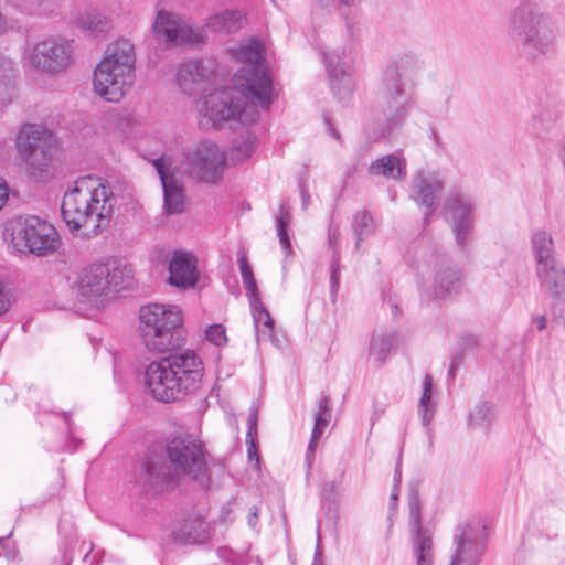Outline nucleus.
I'll return each mask as SVG.
<instances>
[{
  "label": "nucleus",
  "instance_id": "obj_1",
  "mask_svg": "<svg viewBox=\"0 0 565 565\" xmlns=\"http://www.w3.org/2000/svg\"><path fill=\"white\" fill-rule=\"evenodd\" d=\"M164 455H149L136 469L134 482L140 491L157 492L163 486L174 482L180 475H188L195 480L205 478V448L198 437L180 434L168 439Z\"/></svg>",
  "mask_w": 565,
  "mask_h": 565
},
{
  "label": "nucleus",
  "instance_id": "obj_2",
  "mask_svg": "<svg viewBox=\"0 0 565 565\" xmlns=\"http://www.w3.org/2000/svg\"><path fill=\"white\" fill-rule=\"evenodd\" d=\"M204 375L200 356L191 350L151 362L145 373L152 396L163 403L181 401L199 391Z\"/></svg>",
  "mask_w": 565,
  "mask_h": 565
},
{
  "label": "nucleus",
  "instance_id": "obj_3",
  "mask_svg": "<svg viewBox=\"0 0 565 565\" xmlns=\"http://www.w3.org/2000/svg\"><path fill=\"white\" fill-rule=\"evenodd\" d=\"M507 34L529 61L540 62L556 52V23L535 1H521L511 11Z\"/></svg>",
  "mask_w": 565,
  "mask_h": 565
},
{
  "label": "nucleus",
  "instance_id": "obj_4",
  "mask_svg": "<svg viewBox=\"0 0 565 565\" xmlns=\"http://www.w3.org/2000/svg\"><path fill=\"white\" fill-rule=\"evenodd\" d=\"M114 205L110 188L97 178L85 175L64 193L61 212L71 230L86 228L88 233L96 234L108 223Z\"/></svg>",
  "mask_w": 565,
  "mask_h": 565
},
{
  "label": "nucleus",
  "instance_id": "obj_5",
  "mask_svg": "<svg viewBox=\"0 0 565 565\" xmlns=\"http://www.w3.org/2000/svg\"><path fill=\"white\" fill-rule=\"evenodd\" d=\"M135 50L126 40L118 41L94 71V90L110 103L120 102L135 82Z\"/></svg>",
  "mask_w": 565,
  "mask_h": 565
},
{
  "label": "nucleus",
  "instance_id": "obj_6",
  "mask_svg": "<svg viewBox=\"0 0 565 565\" xmlns=\"http://www.w3.org/2000/svg\"><path fill=\"white\" fill-rule=\"evenodd\" d=\"M256 106H259V100L238 85L236 78L234 86L217 88L196 100L195 105L198 113L213 127L226 121L252 124L257 118Z\"/></svg>",
  "mask_w": 565,
  "mask_h": 565
},
{
  "label": "nucleus",
  "instance_id": "obj_7",
  "mask_svg": "<svg viewBox=\"0 0 565 565\" xmlns=\"http://www.w3.org/2000/svg\"><path fill=\"white\" fill-rule=\"evenodd\" d=\"M141 338L149 351L166 353L183 344V318L179 307L150 303L140 309Z\"/></svg>",
  "mask_w": 565,
  "mask_h": 565
},
{
  "label": "nucleus",
  "instance_id": "obj_8",
  "mask_svg": "<svg viewBox=\"0 0 565 565\" xmlns=\"http://www.w3.org/2000/svg\"><path fill=\"white\" fill-rule=\"evenodd\" d=\"M3 239L15 252L36 256L54 253L61 243L56 228L35 215L10 220L4 226Z\"/></svg>",
  "mask_w": 565,
  "mask_h": 565
},
{
  "label": "nucleus",
  "instance_id": "obj_9",
  "mask_svg": "<svg viewBox=\"0 0 565 565\" xmlns=\"http://www.w3.org/2000/svg\"><path fill=\"white\" fill-rule=\"evenodd\" d=\"M15 146L29 174L36 181H45L56 147L54 135L42 125L25 124L17 135Z\"/></svg>",
  "mask_w": 565,
  "mask_h": 565
},
{
  "label": "nucleus",
  "instance_id": "obj_10",
  "mask_svg": "<svg viewBox=\"0 0 565 565\" xmlns=\"http://www.w3.org/2000/svg\"><path fill=\"white\" fill-rule=\"evenodd\" d=\"M239 60L244 66L235 74L237 84L247 88L262 108H268L273 103L274 88L271 75L264 66L265 50L260 41L252 39L242 43Z\"/></svg>",
  "mask_w": 565,
  "mask_h": 565
},
{
  "label": "nucleus",
  "instance_id": "obj_11",
  "mask_svg": "<svg viewBox=\"0 0 565 565\" xmlns=\"http://www.w3.org/2000/svg\"><path fill=\"white\" fill-rule=\"evenodd\" d=\"M182 163L190 178L205 184H217L224 174L226 154L215 142L201 140L184 150Z\"/></svg>",
  "mask_w": 565,
  "mask_h": 565
},
{
  "label": "nucleus",
  "instance_id": "obj_12",
  "mask_svg": "<svg viewBox=\"0 0 565 565\" xmlns=\"http://www.w3.org/2000/svg\"><path fill=\"white\" fill-rule=\"evenodd\" d=\"M72 55V42L55 36L39 40L24 51V58L34 68L46 73H57L67 68Z\"/></svg>",
  "mask_w": 565,
  "mask_h": 565
},
{
  "label": "nucleus",
  "instance_id": "obj_13",
  "mask_svg": "<svg viewBox=\"0 0 565 565\" xmlns=\"http://www.w3.org/2000/svg\"><path fill=\"white\" fill-rule=\"evenodd\" d=\"M407 81L397 73V71L387 66L380 88V97L385 104L384 116L387 126L394 127L401 125L407 116L413 99L405 94Z\"/></svg>",
  "mask_w": 565,
  "mask_h": 565
},
{
  "label": "nucleus",
  "instance_id": "obj_14",
  "mask_svg": "<svg viewBox=\"0 0 565 565\" xmlns=\"http://www.w3.org/2000/svg\"><path fill=\"white\" fill-rule=\"evenodd\" d=\"M457 246L466 250L475 232V201L461 193H451L444 203Z\"/></svg>",
  "mask_w": 565,
  "mask_h": 565
},
{
  "label": "nucleus",
  "instance_id": "obj_15",
  "mask_svg": "<svg viewBox=\"0 0 565 565\" xmlns=\"http://www.w3.org/2000/svg\"><path fill=\"white\" fill-rule=\"evenodd\" d=\"M109 267L106 264H92L84 268L77 279V299L93 308H100L110 295Z\"/></svg>",
  "mask_w": 565,
  "mask_h": 565
},
{
  "label": "nucleus",
  "instance_id": "obj_16",
  "mask_svg": "<svg viewBox=\"0 0 565 565\" xmlns=\"http://www.w3.org/2000/svg\"><path fill=\"white\" fill-rule=\"evenodd\" d=\"M408 508L409 534L416 565H434L435 546L433 534L422 525L420 500L418 493L414 490L408 495Z\"/></svg>",
  "mask_w": 565,
  "mask_h": 565
},
{
  "label": "nucleus",
  "instance_id": "obj_17",
  "mask_svg": "<svg viewBox=\"0 0 565 565\" xmlns=\"http://www.w3.org/2000/svg\"><path fill=\"white\" fill-rule=\"evenodd\" d=\"M152 32L158 42L169 46L203 42L201 34L185 24L178 15L166 10L157 12Z\"/></svg>",
  "mask_w": 565,
  "mask_h": 565
},
{
  "label": "nucleus",
  "instance_id": "obj_18",
  "mask_svg": "<svg viewBox=\"0 0 565 565\" xmlns=\"http://www.w3.org/2000/svg\"><path fill=\"white\" fill-rule=\"evenodd\" d=\"M162 188L164 211L168 214H179L185 206L184 183L175 175L178 167L171 156L162 154L153 160Z\"/></svg>",
  "mask_w": 565,
  "mask_h": 565
},
{
  "label": "nucleus",
  "instance_id": "obj_19",
  "mask_svg": "<svg viewBox=\"0 0 565 565\" xmlns=\"http://www.w3.org/2000/svg\"><path fill=\"white\" fill-rule=\"evenodd\" d=\"M444 190V177L439 172H418L411 184V198L428 209L425 222L435 211Z\"/></svg>",
  "mask_w": 565,
  "mask_h": 565
},
{
  "label": "nucleus",
  "instance_id": "obj_20",
  "mask_svg": "<svg viewBox=\"0 0 565 565\" xmlns=\"http://www.w3.org/2000/svg\"><path fill=\"white\" fill-rule=\"evenodd\" d=\"M456 550L450 565H476L482 552V545L477 537V526L472 523H461L455 534Z\"/></svg>",
  "mask_w": 565,
  "mask_h": 565
},
{
  "label": "nucleus",
  "instance_id": "obj_21",
  "mask_svg": "<svg viewBox=\"0 0 565 565\" xmlns=\"http://www.w3.org/2000/svg\"><path fill=\"white\" fill-rule=\"evenodd\" d=\"M323 61L329 73L332 90L339 98H344L353 87L349 63L339 51L323 53Z\"/></svg>",
  "mask_w": 565,
  "mask_h": 565
},
{
  "label": "nucleus",
  "instance_id": "obj_22",
  "mask_svg": "<svg viewBox=\"0 0 565 565\" xmlns=\"http://www.w3.org/2000/svg\"><path fill=\"white\" fill-rule=\"evenodd\" d=\"M169 281L178 288L193 287L198 281L196 258L184 252H175L169 264Z\"/></svg>",
  "mask_w": 565,
  "mask_h": 565
},
{
  "label": "nucleus",
  "instance_id": "obj_23",
  "mask_svg": "<svg viewBox=\"0 0 565 565\" xmlns=\"http://www.w3.org/2000/svg\"><path fill=\"white\" fill-rule=\"evenodd\" d=\"M535 274L543 292L565 300V268L558 262L535 267Z\"/></svg>",
  "mask_w": 565,
  "mask_h": 565
},
{
  "label": "nucleus",
  "instance_id": "obj_24",
  "mask_svg": "<svg viewBox=\"0 0 565 565\" xmlns=\"http://www.w3.org/2000/svg\"><path fill=\"white\" fill-rule=\"evenodd\" d=\"M206 78L205 68L200 61H190L179 66L177 81L186 94L199 92Z\"/></svg>",
  "mask_w": 565,
  "mask_h": 565
},
{
  "label": "nucleus",
  "instance_id": "obj_25",
  "mask_svg": "<svg viewBox=\"0 0 565 565\" xmlns=\"http://www.w3.org/2000/svg\"><path fill=\"white\" fill-rule=\"evenodd\" d=\"M246 23L245 15L238 10H225L209 18L205 28L215 33H235Z\"/></svg>",
  "mask_w": 565,
  "mask_h": 565
},
{
  "label": "nucleus",
  "instance_id": "obj_26",
  "mask_svg": "<svg viewBox=\"0 0 565 565\" xmlns=\"http://www.w3.org/2000/svg\"><path fill=\"white\" fill-rule=\"evenodd\" d=\"M531 252L535 259V267L557 262L554 241L546 231L539 230L533 233L531 237Z\"/></svg>",
  "mask_w": 565,
  "mask_h": 565
},
{
  "label": "nucleus",
  "instance_id": "obj_27",
  "mask_svg": "<svg viewBox=\"0 0 565 565\" xmlns=\"http://www.w3.org/2000/svg\"><path fill=\"white\" fill-rule=\"evenodd\" d=\"M461 271L452 266L439 269L434 284L435 298L443 299L457 294L461 287Z\"/></svg>",
  "mask_w": 565,
  "mask_h": 565
},
{
  "label": "nucleus",
  "instance_id": "obj_28",
  "mask_svg": "<svg viewBox=\"0 0 565 565\" xmlns=\"http://www.w3.org/2000/svg\"><path fill=\"white\" fill-rule=\"evenodd\" d=\"M369 171L373 175L401 180L406 175V161L394 154L384 156L373 161Z\"/></svg>",
  "mask_w": 565,
  "mask_h": 565
},
{
  "label": "nucleus",
  "instance_id": "obj_29",
  "mask_svg": "<svg viewBox=\"0 0 565 565\" xmlns=\"http://www.w3.org/2000/svg\"><path fill=\"white\" fill-rule=\"evenodd\" d=\"M388 66L397 71L404 81L414 83L423 72L425 61L416 53L406 52L396 57Z\"/></svg>",
  "mask_w": 565,
  "mask_h": 565
},
{
  "label": "nucleus",
  "instance_id": "obj_30",
  "mask_svg": "<svg viewBox=\"0 0 565 565\" xmlns=\"http://www.w3.org/2000/svg\"><path fill=\"white\" fill-rule=\"evenodd\" d=\"M252 315L255 323V329L258 340H269L275 333V321L270 313L262 302V299H257V302H249Z\"/></svg>",
  "mask_w": 565,
  "mask_h": 565
},
{
  "label": "nucleus",
  "instance_id": "obj_31",
  "mask_svg": "<svg viewBox=\"0 0 565 565\" xmlns=\"http://www.w3.org/2000/svg\"><path fill=\"white\" fill-rule=\"evenodd\" d=\"M331 419V408L329 397L322 395L318 402V412L315 416V426L311 434V439L308 445L307 456L313 454L316 450L317 441L323 434L326 427Z\"/></svg>",
  "mask_w": 565,
  "mask_h": 565
},
{
  "label": "nucleus",
  "instance_id": "obj_32",
  "mask_svg": "<svg viewBox=\"0 0 565 565\" xmlns=\"http://www.w3.org/2000/svg\"><path fill=\"white\" fill-rule=\"evenodd\" d=\"M77 24L85 31L94 35H102L109 31L110 20L102 12L90 9L83 12L77 18Z\"/></svg>",
  "mask_w": 565,
  "mask_h": 565
},
{
  "label": "nucleus",
  "instance_id": "obj_33",
  "mask_svg": "<svg viewBox=\"0 0 565 565\" xmlns=\"http://www.w3.org/2000/svg\"><path fill=\"white\" fill-rule=\"evenodd\" d=\"M494 419V408L490 402H479L469 414V425L475 428L488 430Z\"/></svg>",
  "mask_w": 565,
  "mask_h": 565
},
{
  "label": "nucleus",
  "instance_id": "obj_34",
  "mask_svg": "<svg viewBox=\"0 0 565 565\" xmlns=\"http://www.w3.org/2000/svg\"><path fill=\"white\" fill-rule=\"evenodd\" d=\"M559 118V110L556 106L541 107L533 118V129L539 136L546 135Z\"/></svg>",
  "mask_w": 565,
  "mask_h": 565
},
{
  "label": "nucleus",
  "instance_id": "obj_35",
  "mask_svg": "<svg viewBox=\"0 0 565 565\" xmlns=\"http://www.w3.org/2000/svg\"><path fill=\"white\" fill-rule=\"evenodd\" d=\"M238 267L243 280V285L247 291V297L249 302L254 301L257 302V299L260 298V292L258 290L253 269L250 265L248 264V259L246 255L239 256L238 260Z\"/></svg>",
  "mask_w": 565,
  "mask_h": 565
},
{
  "label": "nucleus",
  "instance_id": "obj_36",
  "mask_svg": "<svg viewBox=\"0 0 565 565\" xmlns=\"http://www.w3.org/2000/svg\"><path fill=\"white\" fill-rule=\"evenodd\" d=\"M433 379L426 374L423 382V394L418 403V411L422 415L424 426H428L433 419L435 407L431 403Z\"/></svg>",
  "mask_w": 565,
  "mask_h": 565
},
{
  "label": "nucleus",
  "instance_id": "obj_37",
  "mask_svg": "<svg viewBox=\"0 0 565 565\" xmlns=\"http://www.w3.org/2000/svg\"><path fill=\"white\" fill-rule=\"evenodd\" d=\"M353 231L356 236L355 248L359 249L361 243L374 232V220L366 211L356 212L353 217Z\"/></svg>",
  "mask_w": 565,
  "mask_h": 565
},
{
  "label": "nucleus",
  "instance_id": "obj_38",
  "mask_svg": "<svg viewBox=\"0 0 565 565\" xmlns=\"http://www.w3.org/2000/svg\"><path fill=\"white\" fill-rule=\"evenodd\" d=\"M291 218L292 217H291L289 209L285 204H281L279 207V213L276 216V230H277L279 243H280L282 249L285 250L286 255L291 254V243H290V238H289V235L287 232V228L291 222Z\"/></svg>",
  "mask_w": 565,
  "mask_h": 565
},
{
  "label": "nucleus",
  "instance_id": "obj_39",
  "mask_svg": "<svg viewBox=\"0 0 565 565\" xmlns=\"http://www.w3.org/2000/svg\"><path fill=\"white\" fill-rule=\"evenodd\" d=\"M15 67L11 58L0 56V98L8 96L13 88Z\"/></svg>",
  "mask_w": 565,
  "mask_h": 565
},
{
  "label": "nucleus",
  "instance_id": "obj_40",
  "mask_svg": "<svg viewBox=\"0 0 565 565\" xmlns=\"http://www.w3.org/2000/svg\"><path fill=\"white\" fill-rule=\"evenodd\" d=\"M131 279V269L126 265L116 264L109 268V281L110 294L119 292L120 290L128 287Z\"/></svg>",
  "mask_w": 565,
  "mask_h": 565
},
{
  "label": "nucleus",
  "instance_id": "obj_41",
  "mask_svg": "<svg viewBox=\"0 0 565 565\" xmlns=\"http://www.w3.org/2000/svg\"><path fill=\"white\" fill-rule=\"evenodd\" d=\"M202 524L196 521L185 522L175 532V540L183 544H195L203 540Z\"/></svg>",
  "mask_w": 565,
  "mask_h": 565
},
{
  "label": "nucleus",
  "instance_id": "obj_42",
  "mask_svg": "<svg viewBox=\"0 0 565 565\" xmlns=\"http://www.w3.org/2000/svg\"><path fill=\"white\" fill-rule=\"evenodd\" d=\"M395 342L396 334L394 332L376 334L372 338L371 351L379 356L381 363H384Z\"/></svg>",
  "mask_w": 565,
  "mask_h": 565
},
{
  "label": "nucleus",
  "instance_id": "obj_43",
  "mask_svg": "<svg viewBox=\"0 0 565 565\" xmlns=\"http://www.w3.org/2000/svg\"><path fill=\"white\" fill-rule=\"evenodd\" d=\"M255 138L247 134L233 142L232 159L235 161H243L252 156L254 152Z\"/></svg>",
  "mask_w": 565,
  "mask_h": 565
},
{
  "label": "nucleus",
  "instance_id": "obj_44",
  "mask_svg": "<svg viewBox=\"0 0 565 565\" xmlns=\"http://www.w3.org/2000/svg\"><path fill=\"white\" fill-rule=\"evenodd\" d=\"M205 338L216 347H221L227 341L225 328L222 324L210 326L205 331Z\"/></svg>",
  "mask_w": 565,
  "mask_h": 565
},
{
  "label": "nucleus",
  "instance_id": "obj_45",
  "mask_svg": "<svg viewBox=\"0 0 565 565\" xmlns=\"http://www.w3.org/2000/svg\"><path fill=\"white\" fill-rule=\"evenodd\" d=\"M248 430H247V439L250 441V446L248 448V457L252 459L253 455L255 454V444L253 435L256 434L257 430V415L252 413L248 416Z\"/></svg>",
  "mask_w": 565,
  "mask_h": 565
},
{
  "label": "nucleus",
  "instance_id": "obj_46",
  "mask_svg": "<svg viewBox=\"0 0 565 565\" xmlns=\"http://www.w3.org/2000/svg\"><path fill=\"white\" fill-rule=\"evenodd\" d=\"M339 281H340V269L338 265V257L335 254L333 255V265H332V271L330 276V285H331V291L337 292L339 289Z\"/></svg>",
  "mask_w": 565,
  "mask_h": 565
},
{
  "label": "nucleus",
  "instance_id": "obj_47",
  "mask_svg": "<svg viewBox=\"0 0 565 565\" xmlns=\"http://www.w3.org/2000/svg\"><path fill=\"white\" fill-rule=\"evenodd\" d=\"M340 239V233H339V230L337 227H333L332 225L329 226L328 228V241H329V245L332 247V248H335L338 242Z\"/></svg>",
  "mask_w": 565,
  "mask_h": 565
},
{
  "label": "nucleus",
  "instance_id": "obj_48",
  "mask_svg": "<svg viewBox=\"0 0 565 565\" xmlns=\"http://www.w3.org/2000/svg\"><path fill=\"white\" fill-rule=\"evenodd\" d=\"M10 307V300L7 294L3 291L2 284L0 282V316L8 311Z\"/></svg>",
  "mask_w": 565,
  "mask_h": 565
},
{
  "label": "nucleus",
  "instance_id": "obj_49",
  "mask_svg": "<svg viewBox=\"0 0 565 565\" xmlns=\"http://www.w3.org/2000/svg\"><path fill=\"white\" fill-rule=\"evenodd\" d=\"M9 198V188L3 179L0 178V210Z\"/></svg>",
  "mask_w": 565,
  "mask_h": 565
},
{
  "label": "nucleus",
  "instance_id": "obj_50",
  "mask_svg": "<svg viewBox=\"0 0 565 565\" xmlns=\"http://www.w3.org/2000/svg\"><path fill=\"white\" fill-rule=\"evenodd\" d=\"M397 500H398V489H397V486L394 484L392 494L390 497V518L393 515V513L396 510Z\"/></svg>",
  "mask_w": 565,
  "mask_h": 565
},
{
  "label": "nucleus",
  "instance_id": "obj_51",
  "mask_svg": "<svg viewBox=\"0 0 565 565\" xmlns=\"http://www.w3.org/2000/svg\"><path fill=\"white\" fill-rule=\"evenodd\" d=\"M258 508L256 505H253L249 508L248 512V524L249 526L254 527L257 524L258 521Z\"/></svg>",
  "mask_w": 565,
  "mask_h": 565
},
{
  "label": "nucleus",
  "instance_id": "obj_52",
  "mask_svg": "<svg viewBox=\"0 0 565 565\" xmlns=\"http://www.w3.org/2000/svg\"><path fill=\"white\" fill-rule=\"evenodd\" d=\"M532 322L535 324L537 331H543L547 326V319L545 316H534Z\"/></svg>",
  "mask_w": 565,
  "mask_h": 565
},
{
  "label": "nucleus",
  "instance_id": "obj_53",
  "mask_svg": "<svg viewBox=\"0 0 565 565\" xmlns=\"http://www.w3.org/2000/svg\"><path fill=\"white\" fill-rule=\"evenodd\" d=\"M328 125H329V131H330L331 136L333 138H335L337 140H340L339 132L331 126V124H328Z\"/></svg>",
  "mask_w": 565,
  "mask_h": 565
},
{
  "label": "nucleus",
  "instance_id": "obj_54",
  "mask_svg": "<svg viewBox=\"0 0 565 565\" xmlns=\"http://www.w3.org/2000/svg\"><path fill=\"white\" fill-rule=\"evenodd\" d=\"M394 482V484H396L397 487L398 483L401 482V471L398 469L395 470Z\"/></svg>",
  "mask_w": 565,
  "mask_h": 565
},
{
  "label": "nucleus",
  "instance_id": "obj_55",
  "mask_svg": "<svg viewBox=\"0 0 565 565\" xmlns=\"http://www.w3.org/2000/svg\"><path fill=\"white\" fill-rule=\"evenodd\" d=\"M455 370H456V364L455 362L451 363V366H450V370H449V375L450 376H455Z\"/></svg>",
  "mask_w": 565,
  "mask_h": 565
},
{
  "label": "nucleus",
  "instance_id": "obj_56",
  "mask_svg": "<svg viewBox=\"0 0 565 565\" xmlns=\"http://www.w3.org/2000/svg\"><path fill=\"white\" fill-rule=\"evenodd\" d=\"M302 199H303V204H306L307 194L305 192H302Z\"/></svg>",
  "mask_w": 565,
  "mask_h": 565
},
{
  "label": "nucleus",
  "instance_id": "obj_57",
  "mask_svg": "<svg viewBox=\"0 0 565 565\" xmlns=\"http://www.w3.org/2000/svg\"><path fill=\"white\" fill-rule=\"evenodd\" d=\"M6 540H7L6 537H1V536H0V544H1L3 541H6Z\"/></svg>",
  "mask_w": 565,
  "mask_h": 565
}]
</instances>
